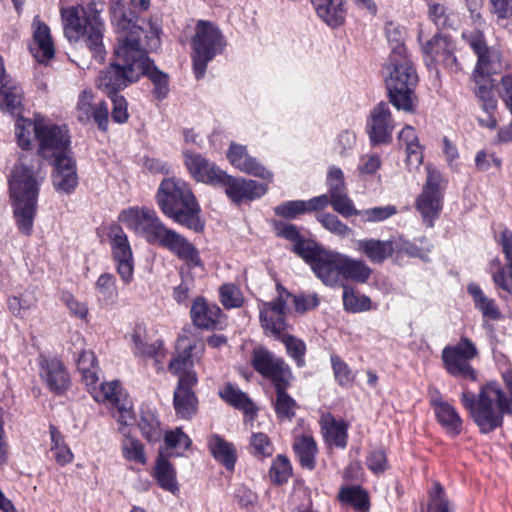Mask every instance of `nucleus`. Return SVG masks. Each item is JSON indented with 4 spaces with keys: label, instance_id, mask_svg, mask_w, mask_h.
Here are the masks:
<instances>
[{
    "label": "nucleus",
    "instance_id": "11",
    "mask_svg": "<svg viewBox=\"0 0 512 512\" xmlns=\"http://www.w3.org/2000/svg\"><path fill=\"white\" fill-rule=\"evenodd\" d=\"M118 220L150 244H158L167 230L155 210L145 206H132L122 210Z\"/></svg>",
    "mask_w": 512,
    "mask_h": 512
},
{
    "label": "nucleus",
    "instance_id": "46",
    "mask_svg": "<svg viewBox=\"0 0 512 512\" xmlns=\"http://www.w3.org/2000/svg\"><path fill=\"white\" fill-rule=\"evenodd\" d=\"M294 451L304 468L312 470L315 466V455L317 446L314 439L309 435H302L295 438Z\"/></svg>",
    "mask_w": 512,
    "mask_h": 512
},
{
    "label": "nucleus",
    "instance_id": "38",
    "mask_svg": "<svg viewBox=\"0 0 512 512\" xmlns=\"http://www.w3.org/2000/svg\"><path fill=\"white\" fill-rule=\"evenodd\" d=\"M23 90L12 80L0 83V107L11 115H19L22 111Z\"/></svg>",
    "mask_w": 512,
    "mask_h": 512
},
{
    "label": "nucleus",
    "instance_id": "25",
    "mask_svg": "<svg viewBox=\"0 0 512 512\" xmlns=\"http://www.w3.org/2000/svg\"><path fill=\"white\" fill-rule=\"evenodd\" d=\"M423 53L427 65L442 63L451 70H457L458 64L454 56V44L446 36L435 35L423 44Z\"/></svg>",
    "mask_w": 512,
    "mask_h": 512
},
{
    "label": "nucleus",
    "instance_id": "5",
    "mask_svg": "<svg viewBox=\"0 0 512 512\" xmlns=\"http://www.w3.org/2000/svg\"><path fill=\"white\" fill-rule=\"evenodd\" d=\"M184 341V339L179 340L178 347L181 351L170 361L169 371L178 377V385L174 392L175 411L179 417L188 419L197 411V399L192 391L198 383L194 366L200 363L205 345L202 342L186 345Z\"/></svg>",
    "mask_w": 512,
    "mask_h": 512
},
{
    "label": "nucleus",
    "instance_id": "56",
    "mask_svg": "<svg viewBox=\"0 0 512 512\" xmlns=\"http://www.w3.org/2000/svg\"><path fill=\"white\" fill-rule=\"evenodd\" d=\"M292 474V467L289 460L282 455H278L276 459L273 460L269 477L271 481L275 484L281 485L286 483Z\"/></svg>",
    "mask_w": 512,
    "mask_h": 512
},
{
    "label": "nucleus",
    "instance_id": "37",
    "mask_svg": "<svg viewBox=\"0 0 512 512\" xmlns=\"http://www.w3.org/2000/svg\"><path fill=\"white\" fill-rule=\"evenodd\" d=\"M317 15L329 26L337 27L344 21V0H311Z\"/></svg>",
    "mask_w": 512,
    "mask_h": 512
},
{
    "label": "nucleus",
    "instance_id": "16",
    "mask_svg": "<svg viewBox=\"0 0 512 512\" xmlns=\"http://www.w3.org/2000/svg\"><path fill=\"white\" fill-rule=\"evenodd\" d=\"M251 362L254 369L274 385L288 383L291 372L285 362L264 347L253 350Z\"/></svg>",
    "mask_w": 512,
    "mask_h": 512
},
{
    "label": "nucleus",
    "instance_id": "17",
    "mask_svg": "<svg viewBox=\"0 0 512 512\" xmlns=\"http://www.w3.org/2000/svg\"><path fill=\"white\" fill-rule=\"evenodd\" d=\"M344 254L333 250H320L313 261L312 271L326 286L342 285V269Z\"/></svg>",
    "mask_w": 512,
    "mask_h": 512
},
{
    "label": "nucleus",
    "instance_id": "51",
    "mask_svg": "<svg viewBox=\"0 0 512 512\" xmlns=\"http://www.w3.org/2000/svg\"><path fill=\"white\" fill-rule=\"evenodd\" d=\"M139 429L143 437L148 442H158L162 436V429L160 423L151 410L142 411L140 420L138 422Z\"/></svg>",
    "mask_w": 512,
    "mask_h": 512
},
{
    "label": "nucleus",
    "instance_id": "10",
    "mask_svg": "<svg viewBox=\"0 0 512 512\" xmlns=\"http://www.w3.org/2000/svg\"><path fill=\"white\" fill-rule=\"evenodd\" d=\"M478 356L477 346L465 336L457 343L445 346L441 352L444 368L449 375L471 381L477 380V372L471 362Z\"/></svg>",
    "mask_w": 512,
    "mask_h": 512
},
{
    "label": "nucleus",
    "instance_id": "26",
    "mask_svg": "<svg viewBox=\"0 0 512 512\" xmlns=\"http://www.w3.org/2000/svg\"><path fill=\"white\" fill-rule=\"evenodd\" d=\"M29 49L39 63H47L55 54L50 28L39 16H35L32 22V41Z\"/></svg>",
    "mask_w": 512,
    "mask_h": 512
},
{
    "label": "nucleus",
    "instance_id": "35",
    "mask_svg": "<svg viewBox=\"0 0 512 512\" xmlns=\"http://www.w3.org/2000/svg\"><path fill=\"white\" fill-rule=\"evenodd\" d=\"M38 304L37 292L33 288L10 295L6 299V307L8 312L15 318L25 320L30 312L36 309Z\"/></svg>",
    "mask_w": 512,
    "mask_h": 512
},
{
    "label": "nucleus",
    "instance_id": "48",
    "mask_svg": "<svg viewBox=\"0 0 512 512\" xmlns=\"http://www.w3.org/2000/svg\"><path fill=\"white\" fill-rule=\"evenodd\" d=\"M77 367L85 386L99 382V369L94 352L82 351L77 358Z\"/></svg>",
    "mask_w": 512,
    "mask_h": 512
},
{
    "label": "nucleus",
    "instance_id": "23",
    "mask_svg": "<svg viewBox=\"0 0 512 512\" xmlns=\"http://www.w3.org/2000/svg\"><path fill=\"white\" fill-rule=\"evenodd\" d=\"M227 158L230 163L241 172L258 177L267 182H273V172L256 158L250 156L246 146L231 143L227 152Z\"/></svg>",
    "mask_w": 512,
    "mask_h": 512
},
{
    "label": "nucleus",
    "instance_id": "20",
    "mask_svg": "<svg viewBox=\"0 0 512 512\" xmlns=\"http://www.w3.org/2000/svg\"><path fill=\"white\" fill-rule=\"evenodd\" d=\"M37 364L40 378L50 391L62 393L69 388V374L59 359L40 355Z\"/></svg>",
    "mask_w": 512,
    "mask_h": 512
},
{
    "label": "nucleus",
    "instance_id": "1",
    "mask_svg": "<svg viewBox=\"0 0 512 512\" xmlns=\"http://www.w3.org/2000/svg\"><path fill=\"white\" fill-rule=\"evenodd\" d=\"M143 75L152 82V93L157 100H163L168 96V75L153 64L136 38H127L115 48L114 61L100 72L97 86L108 92L118 91L137 82Z\"/></svg>",
    "mask_w": 512,
    "mask_h": 512
},
{
    "label": "nucleus",
    "instance_id": "64",
    "mask_svg": "<svg viewBox=\"0 0 512 512\" xmlns=\"http://www.w3.org/2000/svg\"><path fill=\"white\" fill-rule=\"evenodd\" d=\"M382 161L377 153L370 152L360 156L357 165L359 176L374 175L381 167Z\"/></svg>",
    "mask_w": 512,
    "mask_h": 512
},
{
    "label": "nucleus",
    "instance_id": "21",
    "mask_svg": "<svg viewBox=\"0 0 512 512\" xmlns=\"http://www.w3.org/2000/svg\"><path fill=\"white\" fill-rule=\"evenodd\" d=\"M367 133L372 145L389 143L392 139L394 123L389 106L381 102L370 113Z\"/></svg>",
    "mask_w": 512,
    "mask_h": 512
},
{
    "label": "nucleus",
    "instance_id": "63",
    "mask_svg": "<svg viewBox=\"0 0 512 512\" xmlns=\"http://www.w3.org/2000/svg\"><path fill=\"white\" fill-rule=\"evenodd\" d=\"M293 250L312 267L316 256L320 253V250L324 249L318 247L314 242L300 237L294 242Z\"/></svg>",
    "mask_w": 512,
    "mask_h": 512
},
{
    "label": "nucleus",
    "instance_id": "44",
    "mask_svg": "<svg viewBox=\"0 0 512 512\" xmlns=\"http://www.w3.org/2000/svg\"><path fill=\"white\" fill-rule=\"evenodd\" d=\"M209 449L214 458L220 461L228 470H233L236 463V450L232 444L218 435L209 440Z\"/></svg>",
    "mask_w": 512,
    "mask_h": 512
},
{
    "label": "nucleus",
    "instance_id": "12",
    "mask_svg": "<svg viewBox=\"0 0 512 512\" xmlns=\"http://www.w3.org/2000/svg\"><path fill=\"white\" fill-rule=\"evenodd\" d=\"M442 175L434 168H427V179L422 192L415 201V207L427 227H433L443 208L444 188Z\"/></svg>",
    "mask_w": 512,
    "mask_h": 512
},
{
    "label": "nucleus",
    "instance_id": "32",
    "mask_svg": "<svg viewBox=\"0 0 512 512\" xmlns=\"http://www.w3.org/2000/svg\"><path fill=\"white\" fill-rule=\"evenodd\" d=\"M355 249L370 262L380 264L394 255V242L393 238L389 240L360 239L356 241Z\"/></svg>",
    "mask_w": 512,
    "mask_h": 512
},
{
    "label": "nucleus",
    "instance_id": "4",
    "mask_svg": "<svg viewBox=\"0 0 512 512\" xmlns=\"http://www.w3.org/2000/svg\"><path fill=\"white\" fill-rule=\"evenodd\" d=\"M102 8L95 2L86 5L61 7L60 15L64 35L70 43L83 39L93 58L102 62L106 50L103 43L105 25L101 18Z\"/></svg>",
    "mask_w": 512,
    "mask_h": 512
},
{
    "label": "nucleus",
    "instance_id": "29",
    "mask_svg": "<svg viewBox=\"0 0 512 512\" xmlns=\"http://www.w3.org/2000/svg\"><path fill=\"white\" fill-rule=\"evenodd\" d=\"M193 323L204 329H222L225 326V315L219 306L209 303L206 299L198 297L191 307Z\"/></svg>",
    "mask_w": 512,
    "mask_h": 512
},
{
    "label": "nucleus",
    "instance_id": "40",
    "mask_svg": "<svg viewBox=\"0 0 512 512\" xmlns=\"http://www.w3.org/2000/svg\"><path fill=\"white\" fill-rule=\"evenodd\" d=\"M372 274V269L360 259L352 258L344 254L342 269V285L348 281L355 283H366Z\"/></svg>",
    "mask_w": 512,
    "mask_h": 512
},
{
    "label": "nucleus",
    "instance_id": "57",
    "mask_svg": "<svg viewBox=\"0 0 512 512\" xmlns=\"http://www.w3.org/2000/svg\"><path fill=\"white\" fill-rule=\"evenodd\" d=\"M277 339H281L283 344L286 347L287 353L296 361L298 366L304 365V355L306 352L305 343L292 335L283 332L280 337H276Z\"/></svg>",
    "mask_w": 512,
    "mask_h": 512
},
{
    "label": "nucleus",
    "instance_id": "18",
    "mask_svg": "<svg viewBox=\"0 0 512 512\" xmlns=\"http://www.w3.org/2000/svg\"><path fill=\"white\" fill-rule=\"evenodd\" d=\"M271 182L259 183L251 179L242 177L235 178L226 173L220 186L225 189L227 197L235 204H241L244 201H253L263 197L268 191V185Z\"/></svg>",
    "mask_w": 512,
    "mask_h": 512
},
{
    "label": "nucleus",
    "instance_id": "41",
    "mask_svg": "<svg viewBox=\"0 0 512 512\" xmlns=\"http://www.w3.org/2000/svg\"><path fill=\"white\" fill-rule=\"evenodd\" d=\"M219 396L229 405L243 411L251 418L256 414L257 408L250 398L238 387L226 384L219 390Z\"/></svg>",
    "mask_w": 512,
    "mask_h": 512
},
{
    "label": "nucleus",
    "instance_id": "45",
    "mask_svg": "<svg viewBox=\"0 0 512 512\" xmlns=\"http://www.w3.org/2000/svg\"><path fill=\"white\" fill-rule=\"evenodd\" d=\"M123 435L121 441V453L125 460L140 465L147 462L143 444L135 437H131L123 428H119Z\"/></svg>",
    "mask_w": 512,
    "mask_h": 512
},
{
    "label": "nucleus",
    "instance_id": "31",
    "mask_svg": "<svg viewBox=\"0 0 512 512\" xmlns=\"http://www.w3.org/2000/svg\"><path fill=\"white\" fill-rule=\"evenodd\" d=\"M146 337L147 333L144 324H136L129 335L132 351L136 356L153 358L155 365L158 366V369H161V364L166 356L163 343L162 341H155L148 344Z\"/></svg>",
    "mask_w": 512,
    "mask_h": 512
},
{
    "label": "nucleus",
    "instance_id": "14",
    "mask_svg": "<svg viewBox=\"0 0 512 512\" xmlns=\"http://www.w3.org/2000/svg\"><path fill=\"white\" fill-rule=\"evenodd\" d=\"M107 237L117 273L122 282L128 285L134 278V256L128 236L121 226L111 225Z\"/></svg>",
    "mask_w": 512,
    "mask_h": 512
},
{
    "label": "nucleus",
    "instance_id": "24",
    "mask_svg": "<svg viewBox=\"0 0 512 512\" xmlns=\"http://www.w3.org/2000/svg\"><path fill=\"white\" fill-rule=\"evenodd\" d=\"M76 116L82 123H88L92 119L101 130H107L109 111L104 101L94 102V95L91 90H83L77 100Z\"/></svg>",
    "mask_w": 512,
    "mask_h": 512
},
{
    "label": "nucleus",
    "instance_id": "62",
    "mask_svg": "<svg viewBox=\"0 0 512 512\" xmlns=\"http://www.w3.org/2000/svg\"><path fill=\"white\" fill-rule=\"evenodd\" d=\"M398 210L394 205H386V206H378L372 207L365 210L360 211V216L364 222H381L384 221L395 214H397Z\"/></svg>",
    "mask_w": 512,
    "mask_h": 512
},
{
    "label": "nucleus",
    "instance_id": "60",
    "mask_svg": "<svg viewBox=\"0 0 512 512\" xmlns=\"http://www.w3.org/2000/svg\"><path fill=\"white\" fill-rule=\"evenodd\" d=\"M317 220L329 232L345 238L348 237L352 230L345 223H343L337 216L331 213H322L317 215Z\"/></svg>",
    "mask_w": 512,
    "mask_h": 512
},
{
    "label": "nucleus",
    "instance_id": "30",
    "mask_svg": "<svg viewBox=\"0 0 512 512\" xmlns=\"http://www.w3.org/2000/svg\"><path fill=\"white\" fill-rule=\"evenodd\" d=\"M430 402L438 422L446 432L453 436L460 434L463 421L455 407L444 400L437 389L430 392Z\"/></svg>",
    "mask_w": 512,
    "mask_h": 512
},
{
    "label": "nucleus",
    "instance_id": "61",
    "mask_svg": "<svg viewBox=\"0 0 512 512\" xmlns=\"http://www.w3.org/2000/svg\"><path fill=\"white\" fill-rule=\"evenodd\" d=\"M428 512H452L450 502L439 483H434L429 493Z\"/></svg>",
    "mask_w": 512,
    "mask_h": 512
},
{
    "label": "nucleus",
    "instance_id": "19",
    "mask_svg": "<svg viewBox=\"0 0 512 512\" xmlns=\"http://www.w3.org/2000/svg\"><path fill=\"white\" fill-rule=\"evenodd\" d=\"M183 155L185 166L196 181L213 186H220L223 179L226 178L225 171L221 170L202 155L189 150H184Z\"/></svg>",
    "mask_w": 512,
    "mask_h": 512
},
{
    "label": "nucleus",
    "instance_id": "27",
    "mask_svg": "<svg viewBox=\"0 0 512 512\" xmlns=\"http://www.w3.org/2000/svg\"><path fill=\"white\" fill-rule=\"evenodd\" d=\"M158 245L167 248L189 267H202V261L196 247L174 230L167 228Z\"/></svg>",
    "mask_w": 512,
    "mask_h": 512
},
{
    "label": "nucleus",
    "instance_id": "54",
    "mask_svg": "<svg viewBox=\"0 0 512 512\" xmlns=\"http://www.w3.org/2000/svg\"><path fill=\"white\" fill-rule=\"evenodd\" d=\"M385 34L391 46L389 56H393L395 53L401 56H408L404 45L405 29L401 25L394 22L387 23L385 26Z\"/></svg>",
    "mask_w": 512,
    "mask_h": 512
},
{
    "label": "nucleus",
    "instance_id": "58",
    "mask_svg": "<svg viewBox=\"0 0 512 512\" xmlns=\"http://www.w3.org/2000/svg\"><path fill=\"white\" fill-rule=\"evenodd\" d=\"M95 290L101 299L105 301L114 300L118 296L114 275L110 273L101 274L95 283Z\"/></svg>",
    "mask_w": 512,
    "mask_h": 512
},
{
    "label": "nucleus",
    "instance_id": "13",
    "mask_svg": "<svg viewBox=\"0 0 512 512\" xmlns=\"http://www.w3.org/2000/svg\"><path fill=\"white\" fill-rule=\"evenodd\" d=\"M38 152L46 160H55L71 154L70 135L66 125H57L49 119L38 117Z\"/></svg>",
    "mask_w": 512,
    "mask_h": 512
},
{
    "label": "nucleus",
    "instance_id": "52",
    "mask_svg": "<svg viewBox=\"0 0 512 512\" xmlns=\"http://www.w3.org/2000/svg\"><path fill=\"white\" fill-rule=\"evenodd\" d=\"M165 448L170 451V456H182L191 446V439L181 428L166 432L164 436Z\"/></svg>",
    "mask_w": 512,
    "mask_h": 512
},
{
    "label": "nucleus",
    "instance_id": "36",
    "mask_svg": "<svg viewBox=\"0 0 512 512\" xmlns=\"http://www.w3.org/2000/svg\"><path fill=\"white\" fill-rule=\"evenodd\" d=\"M320 426L326 443L330 446L344 448L347 445V424L342 420H336L332 414L321 416Z\"/></svg>",
    "mask_w": 512,
    "mask_h": 512
},
{
    "label": "nucleus",
    "instance_id": "49",
    "mask_svg": "<svg viewBox=\"0 0 512 512\" xmlns=\"http://www.w3.org/2000/svg\"><path fill=\"white\" fill-rule=\"evenodd\" d=\"M49 434L51 439V451L53 452L55 461L60 466L70 464L74 459V454L66 444L61 432L55 426L50 425Z\"/></svg>",
    "mask_w": 512,
    "mask_h": 512
},
{
    "label": "nucleus",
    "instance_id": "59",
    "mask_svg": "<svg viewBox=\"0 0 512 512\" xmlns=\"http://www.w3.org/2000/svg\"><path fill=\"white\" fill-rule=\"evenodd\" d=\"M219 295L221 303L228 309L239 308L244 303V297L235 284H223L219 288Z\"/></svg>",
    "mask_w": 512,
    "mask_h": 512
},
{
    "label": "nucleus",
    "instance_id": "39",
    "mask_svg": "<svg viewBox=\"0 0 512 512\" xmlns=\"http://www.w3.org/2000/svg\"><path fill=\"white\" fill-rule=\"evenodd\" d=\"M153 476L162 489L172 494L179 491L175 468L162 453L156 459Z\"/></svg>",
    "mask_w": 512,
    "mask_h": 512
},
{
    "label": "nucleus",
    "instance_id": "2",
    "mask_svg": "<svg viewBox=\"0 0 512 512\" xmlns=\"http://www.w3.org/2000/svg\"><path fill=\"white\" fill-rule=\"evenodd\" d=\"M45 176L39 159L21 155L8 179L13 216L18 230L27 236L33 231L38 195Z\"/></svg>",
    "mask_w": 512,
    "mask_h": 512
},
{
    "label": "nucleus",
    "instance_id": "33",
    "mask_svg": "<svg viewBox=\"0 0 512 512\" xmlns=\"http://www.w3.org/2000/svg\"><path fill=\"white\" fill-rule=\"evenodd\" d=\"M467 292L472 298L474 308L480 312L485 322L499 321L503 318L495 299L489 297L478 284L470 283Z\"/></svg>",
    "mask_w": 512,
    "mask_h": 512
},
{
    "label": "nucleus",
    "instance_id": "42",
    "mask_svg": "<svg viewBox=\"0 0 512 512\" xmlns=\"http://www.w3.org/2000/svg\"><path fill=\"white\" fill-rule=\"evenodd\" d=\"M95 401L99 403L118 405L121 400V387L117 381L96 383L86 386Z\"/></svg>",
    "mask_w": 512,
    "mask_h": 512
},
{
    "label": "nucleus",
    "instance_id": "50",
    "mask_svg": "<svg viewBox=\"0 0 512 512\" xmlns=\"http://www.w3.org/2000/svg\"><path fill=\"white\" fill-rule=\"evenodd\" d=\"M343 307L350 313H361L372 309L371 299L350 286L343 287Z\"/></svg>",
    "mask_w": 512,
    "mask_h": 512
},
{
    "label": "nucleus",
    "instance_id": "34",
    "mask_svg": "<svg viewBox=\"0 0 512 512\" xmlns=\"http://www.w3.org/2000/svg\"><path fill=\"white\" fill-rule=\"evenodd\" d=\"M401 147L406 152V165L409 169L418 168L423 162V146L419 142L416 130L406 125L398 135Z\"/></svg>",
    "mask_w": 512,
    "mask_h": 512
},
{
    "label": "nucleus",
    "instance_id": "8",
    "mask_svg": "<svg viewBox=\"0 0 512 512\" xmlns=\"http://www.w3.org/2000/svg\"><path fill=\"white\" fill-rule=\"evenodd\" d=\"M383 75L390 102L398 110L412 112L417 103L415 88L418 75L409 56L397 53L389 56L383 67Z\"/></svg>",
    "mask_w": 512,
    "mask_h": 512
},
{
    "label": "nucleus",
    "instance_id": "7",
    "mask_svg": "<svg viewBox=\"0 0 512 512\" xmlns=\"http://www.w3.org/2000/svg\"><path fill=\"white\" fill-rule=\"evenodd\" d=\"M156 200L162 212L178 224L195 232L204 229L200 206L185 181L175 177L163 179Z\"/></svg>",
    "mask_w": 512,
    "mask_h": 512
},
{
    "label": "nucleus",
    "instance_id": "43",
    "mask_svg": "<svg viewBox=\"0 0 512 512\" xmlns=\"http://www.w3.org/2000/svg\"><path fill=\"white\" fill-rule=\"evenodd\" d=\"M15 134L22 149L32 148L35 141L39 144L38 117L34 121L18 117L15 123Z\"/></svg>",
    "mask_w": 512,
    "mask_h": 512
},
{
    "label": "nucleus",
    "instance_id": "55",
    "mask_svg": "<svg viewBox=\"0 0 512 512\" xmlns=\"http://www.w3.org/2000/svg\"><path fill=\"white\" fill-rule=\"evenodd\" d=\"M330 204L333 210L343 217L348 218L360 214L346 190L330 195Z\"/></svg>",
    "mask_w": 512,
    "mask_h": 512
},
{
    "label": "nucleus",
    "instance_id": "28",
    "mask_svg": "<svg viewBox=\"0 0 512 512\" xmlns=\"http://www.w3.org/2000/svg\"><path fill=\"white\" fill-rule=\"evenodd\" d=\"M109 13L111 23L119 34L116 48L120 45L122 40L127 38H136L137 42L142 46L141 36L144 31L141 27L132 23L125 3L122 0H111Z\"/></svg>",
    "mask_w": 512,
    "mask_h": 512
},
{
    "label": "nucleus",
    "instance_id": "6",
    "mask_svg": "<svg viewBox=\"0 0 512 512\" xmlns=\"http://www.w3.org/2000/svg\"><path fill=\"white\" fill-rule=\"evenodd\" d=\"M460 400L482 433H489L501 426L503 416L512 412V401L500 384L493 381L480 388L477 398L463 388Z\"/></svg>",
    "mask_w": 512,
    "mask_h": 512
},
{
    "label": "nucleus",
    "instance_id": "47",
    "mask_svg": "<svg viewBox=\"0 0 512 512\" xmlns=\"http://www.w3.org/2000/svg\"><path fill=\"white\" fill-rule=\"evenodd\" d=\"M338 498L344 505L350 506L359 512H367L369 499L367 493L359 486L342 487Z\"/></svg>",
    "mask_w": 512,
    "mask_h": 512
},
{
    "label": "nucleus",
    "instance_id": "53",
    "mask_svg": "<svg viewBox=\"0 0 512 512\" xmlns=\"http://www.w3.org/2000/svg\"><path fill=\"white\" fill-rule=\"evenodd\" d=\"M287 383L275 384L276 398L274 407L276 414L281 419H291L295 415L296 402L288 395L284 388Z\"/></svg>",
    "mask_w": 512,
    "mask_h": 512
},
{
    "label": "nucleus",
    "instance_id": "22",
    "mask_svg": "<svg viewBox=\"0 0 512 512\" xmlns=\"http://www.w3.org/2000/svg\"><path fill=\"white\" fill-rule=\"evenodd\" d=\"M52 185L57 193L62 195L72 194L79 183L77 165L72 153L64 157L52 160Z\"/></svg>",
    "mask_w": 512,
    "mask_h": 512
},
{
    "label": "nucleus",
    "instance_id": "9",
    "mask_svg": "<svg viewBox=\"0 0 512 512\" xmlns=\"http://www.w3.org/2000/svg\"><path fill=\"white\" fill-rule=\"evenodd\" d=\"M227 46V39L220 27L209 20H198L191 37V59L197 79L202 78L206 68Z\"/></svg>",
    "mask_w": 512,
    "mask_h": 512
},
{
    "label": "nucleus",
    "instance_id": "3",
    "mask_svg": "<svg viewBox=\"0 0 512 512\" xmlns=\"http://www.w3.org/2000/svg\"><path fill=\"white\" fill-rule=\"evenodd\" d=\"M462 36L478 57L473 80L476 85L475 94L486 114V117H479L478 122L480 126L493 130L497 127L498 122L495 116L497 100L492 92L491 75L501 69L500 54L496 50L486 47L483 34L480 31L464 32Z\"/></svg>",
    "mask_w": 512,
    "mask_h": 512
},
{
    "label": "nucleus",
    "instance_id": "15",
    "mask_svg": "<svg viewBox=\"0 0 512 512\" xmlns=\"http://www.w3.org/2000/svg\"><path fill=\"white\" fill-rule=\"evenodd\" d=\"M277 299L259 304L260 322L265 333L280 337L286 331V304L292 295L281 285H277Z\"/></svg>",
    "mask_w": 512,
    "mask_h": 512
}]
</instances>
